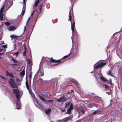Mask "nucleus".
<instances>
[{"mask_svg": "<svg viewBox=\"0 0 122 122\" xmlns=\"http://www.w3.org/2000/svg\"><path fill=\"white\" fill-rule=\"evenodd\" d=\"M73 5L72 6L71 9L70 10L69 13V18L68 20L70 21L71 24V29L72 32H76V31L75 30V22L74 19V15L73 10Z\"/></svg>", "mask_w": 122, "mask_h": 122, "instance_id": "1", "label": "nucleus"}, {"mask_svg": "<svg viewBox=\"0 0 122 122\" xmlns=\"http://www.w3.org/2000/svg\"><path fill=\"white\" fill-rule=\"evenodd\" d=\"M13 4L12 0H6L4 5L0 10V13H2L4 6L5 5L6 9L7 10Z\"/></svg>", "mask_w": 122, "mask_h": 122, "instance_id": "2", "label": "nucleus"}, {"mask_svg": "<svg viewBox=\"0 0 122 122\" xmlns=\"http://www.w3.org/2000/svg\"><path fill=\"white\" fill-rule=\"evenodd\" d=\"M70 105L69 107L67 109V112H66L67 114H70L71 113V110L73 109V105L72 103L70 104V102L68 103L67 102L65 104V108L68 107Z\"/></svg>", "mask_w": 122, "mask_h": 122, "instance_id": "3", "label": "nucleus"}, {"mask_svg": "<svg viewBox=\"0 0 122 122\" xmlns=\"http://www.w3.org/2000/svg\"><path fill=\"white\" fill-rule=\"evenodd\" d=\"M8 82L11 88H18L17 85H16L14 79L13 78H10L9 80L8 81Z\"/></svg>", "mask_w": 122, "mask_h": 122, "instance_id": "4", "label": "nucleus"}, {"mask_svg": "<svg viewBox=\"0 0 122 122\" xmlns=\"http://www.w3.org/2000/svg\"><path fill=\"white\" fill-rule=\"evenodd\" d=\"M12 92L13 94L15 95L17 101H18L20 96V92L19 90L16 88H14L12 90Z\"/></svg>", "mask_w": 122, "mask_h": 122, "instance_id": "5", "label": "nucleus"}, {"mask_svg": "<svg viewBox=\"0 0 122 122\" xmlns=\"http://www.w3.org/2000/svg\"><path fill=\"white\" fill-rule=\"evenodd\" d=\"M61 59H60L58 60H56L54 59L52 57L51 58L50 62L52 63H57V64L56 65H57L59 64H61L64 62V61H61Z\"/></svg>", "mask_w": 122, "mask_h": 122, "instance_id": "6", "label": "nucleus"}, {"mask_svg": "<svg viewBox=\"0 0 122 122\" xmlns=\"http://www.w3.org/2000/svg\"><path fill=\"white\" fill-rule=\"evenodd\" d=\"M67 99L64 97H60L59 98L56 99L57 101L59 102H63L66 101Z\"/></svg>", "mask_w": 122, "mask_h": 122, "instance_id": "7", "label": "nucleus"}, {"mask_svg": "<svg viewBox=\"0 0 122 122\" xmlns=\"http://www.w3.org/2000/svg\"><path fill=\"white\" fill-rule=\"evenodd\" d=\"M6 75L7 76H9L10 77H14L13 74L12 73H10L7 70L6 71Z\"/></svg>", "mask_w": 122, "mask_h": 122, "instance_id": "8", "label": "nucleus"}, {"mask_svg": "<svg viewBox=\"0 0 122 122\" xmlns=\"http://www.w3.org/2000/svg\"><path fill=\"white\" fill-rule=\"evenodd\" d=\"M43 5L42 4H41V5H39L38 6V8L39 10L38 11V13L40 14L42 12V7Z\"/></svg>", "mask_w": 122, "mask_h": 122, "instance_id": "9", "label": "nucleus"}, {"mask_svg": "<svg viewBox=\"0 0 122 122\" xmlns=\"http://www.w3.org/2000/svg\"><path fill=\"white\" fill-rule=\"evenodd\" d=\"M27 76H26V83H25L26 86L29 92H31V91L32 90L30 89L29 88V85H28V82L27 80Z\"/></svg>", "mask_w": 122, "mask_h": 122, "instance_id": "10", "label": "nucleus"}, {"mask_svg": "<svg viewBox=\"0 0 122 122\" xmlns=\"http://www.w3.org/2000/svg\"><path fill=\"white\" fill-rule=\"evenodd\" d=\"M72 117L71 116L68 117H67L63 119V120L65 122H67L69 120L71 119Z\"/></svg>", "mask_w": 122, "mask_h": 122, "instance_id": "11", "label": "nucleus"}, {"mask_svg": "<svg viewBox=\"0 0 122 122\" xmlns=\"http://www.w3.org/2000/svg\"><path fill=\"white\" fill-rule=\"evenodd\" d=\"M78 44H77V45L75 46V48H74L73 51L75 53H77L78 50Z\"/></svg>", "mask_w": 122, "mask_h": 122, "instance_id": "12", "label": "nucleus"}, {"mask_svg": "<svg viewBox=\"0 0 122 122\" xmlns=\"http://www.w3.org/2000/svg\"><path fill=\"white\" fill-rule=\"evenodd\" d=\"M25 74V71L24 69L20 72V75L21 76V77L22 78H23V76Z\"/></svg>", "mask_w": 122, "mask_h": 122, "instance_id": "13", "label": "nucleus"}, {"mask_svg": "<svg viewBox=\"0 0 122 122\" xmlns=\"http://www.w3.org/2000/svg\"><path fill=\"white\" fill-rule=\"evenodd\" d=\"M16 29L15 27L14 26H10L9 27V30L10 31L14 30Z\"/></svg>", "mask_w": 122, "mask_h": 122, "instance_id": "14", "label": "nucleus"}, {"mask_svg": "<svg viewBox=\"0 0 122 122\" xmlns=\"http://www.w3.org/2000/svg\"><path fill=\"white\" fill-rule=\"evenodd\" d=\"M107 64L106 63H103V62H102L100 64H99L100 68L103 67Z\"/></svg>", "mask_w": 122, "mask_h": 122, "instance_id": "15", "label": "nucleus"}, {"mask_svg": "<svg viewBox=\"0 0 122 122\" xmlns=\"http://www.w3.org/2000/svg\"><path fill=\"white\" fill-rule=\"evenodd\" d=\"M38 96H39V98H40V99L43 101L45 103V102L46 101V99L43 97H41L40 95H38Z\"/></svg>", "mask_w": 122, "mask_h": 122, "instance_id": "16", "label": "nucleus"}, {"mask_svg": "<svg viewBox=\"0 0 122 122\" xmlns=\"http://www.w3.org/2000/svg\"><path fill=\"white\" fill-rule=\"evenodd\" d=\"M51 112V109H48L45 111L46 113L48 114L50 113Z\"/></svg>", "mask_w": 122, "mask_h": 122, "instance_id": "17", "label": "nucleus"}, {"mask_svg": "<svg viewBox=\"0 0 122 122\" xmlns=\"http://www.w3.org/2000/svg\"><path fill=\"white\" fill-rule=\"evenodd\" d=\"M100 78L103 81L106 82L107 81L106 79L104 77L101 76L100 77Z\"/></svg>", "mask_w": 122, "mask_h": 122, "instance_id": "18", "label": "nucleus"}, {"mask_svg": "<svg viewBox=\"0 0 122 122\" xmlns=\"http://www.w3.org/2000/svg\"><path fill=\"white\" fill-rule=\"evenodd\" d=\"M71 54V53L70 52V53L64 56L62 58V59H61V61H62V59L67 57L69 56H70Z\"/></svg>", "mask_w": 122, "mask_h": 122, "instance_id": "19", "label": "nucleus"}, {"mask_svg": "<svg viewBox=\"0 0 122 122\" xmlns=\"http://www.w3.org/2000/svg\"><path fill=\"white\" fill-rule=\"evenodd\" d=\"M20 36H15L14 35H11L10 36V37H11V40H12L13 38H16L17 37H20Z\"/></svg>", "mask_w": 122, "mask_h": 122, "instance_id": "20", "label": "nucleus"}, {"mask_svg": "<svg viewBox=\"0 0 122 122\" xmlns=\"http://www.w3.org/2000/svg\"><path fill=\"white\" fill-rule=\"evenodd\" d=\"M29 72L30 73L29 75V78L30 79V81H31V77L32 75V73L31 72V71L30 70L29 71Z\"/></svg>", "mask_w": 122, "mask_h": 122, "instance_id": "21", "label": "nucleus"}, {"mask_svg": "<svg viewBox=\"0 0 122 122\" xmlns=\"http://www.w3.org/2000/svg\"><path fill=\"white\" fill-rule=\"evenodd\" d=\"M106 83L108 84H110L111 85H112V80H110V81H108V80H107L106 81Z\"/></svg>", "mask_w": 122, "mask_h": 122, "instance_id": "22", "label": "nucleus"}, {"mask_svg": "<svg viewBox=\"0 0 122 122\" xmlns=\"http://www.w3.org/2000/svg\"><path fill=\"white\" fill-rule=\"evenodd\" d=\"M74 91L72 90H69L68 92H67V94H71L72 92H73Z\"/></svg>", "mask_w": 122, "mask_h": 122, "instance_id": "23", "label": "nucleus"}, {"mask_svg": "<svg viewBox=\"0 0 122 122\" xmlns=\"http://www.w3.org/2000/svg\"><path fill=\"white\" fill-rule=\"evenodd\" d=\"M46 102H48L49 104H51L52 102H54V101L52 100H46Z\"/></svg>", "mask_w": 122, "mask_h": 122, "instance_id": "24", "label": "nucleus"}, {"mask_svg": "<svg viewBox=\"0 0 122 122\" xmlns=\"http://www.w3.org/2000/svg\"><path fill=\"white\" fill-rule=\"evenodd\" d=\"M107 74L109 75L113 76L112 74V73L111 71L110 70L109 71Z\"/></svg>", "mask_w": 122, "mask_h": 122, "instance_id": "25", "label": "nucleus"}, {"mask_svg": "<svg viewBox=\"0 0 122 122\" xmlns=\"http://www.w3.org/2000/svg\"><path fill=\"white\" fill-rule=\"evenodd\" d=\"M31 94V96L33 98H34L35 97V95L32 92V91H31V92H29Z\"/></svg>", "mask_w": 122, "mask_h": 122, "instance_id": "26", "label": "nucleus"}, {"mask_svg": "<svg viewBox=\"0 0 122 122\" xmlns=\"http://www.w3.org/2000/svg\"><path fill=\"white\" fill-rule=\"evenodd\" d=\"M40 73L39 74L40 76H43L44 75V72L42 71V72L41 71H39L38 73Z\"/></svg>", "mask_w": 122, "mask_h": 122, "instance_id": "27", "label": "nucleus"}, {"mask_svg": "<svg viewBox=\"0 0 122 122\" xmlns=\"http://www.w3.org/2000/svg\"><path fill=\"white\" fill-rule=\"evenodd\" d=\"M26 48L25 47V51L23 52V55L24 56H26Z\"/></svg>", "mask_w": 122, "mask_h": 122, "instance_id": "28", "label": "nucleus"}, {"mask_svg": "<svg viewBox=\"0 0 122 122\" xmlns=\"http://www.w3.org/2000/svg\"><path fill=\"white\" fill-rule=\"evenodd\" d=\"M3 14L0 13V19L1 20H3Z\"/></svg>", "mask_w": 122, "mask_h": 122, "instance_id": "29", "label": "nucleus"}, {"mask_svg": "<svg viewBox=\"0 0 122 122\" xmlns=\"http://www.w3.org/2000/svg\"><path fill=\"white\" fill-rule=\"evenodd\" d=\"M12 60L13 61L14 63H17L18 62V61H16L15 59L13 58H12Z\"/></svg>", "mask_w": 122, "mask_h": 122, "instance_id": "30", "label": "nucleus"}, {"mask_svg": "<svg viewBox=\"0 0 122 122\" xmlns=\"http://www.w3.org/2000/svg\"><path fill=\"white\" fill-rule=\"evenodd\" d=\"M17 105V108L18 109H19L21 107V106L20 105L16 103Z\"/></svg>", "mask_w": 122, "mask_h": 122, "instance_id": "31", "label": "nucleus"}, {"mask_svg": "<svg viewBox=\"0 0 122 122\" xmlns=\"http://www.w3.org/2000/svg\"><path fill=\"white\" fill-rule=\"evenodd\" d=\"M28 63L29 65H30L31 63V60L29 59H27Z\"/></svg>", "mask_w": 122, "mask_h": 122, "instance_id": "32", "label": "nucleus"}, {"mask_svg": "<svg viewBox=\"0 0 122 122\" xmlns=\"http://www.w3.org/2000/svg\"><path fill=\"white\" fill-rule=\"evenodd\" d=\"M99 68H100L99 63H98V64H97V65L95 67V69H97Z\"/></svg>", "mask_w": 122, "mask_h": 122, "instance_id": "33", "label": "nucleus"}, {"mask_svg": "<svg viewBox=\"0 0 122 122\" xmlns=\"http://www.w3.org/2000/svg\"><path fill=\"white\" fill-rule=\"evenodd\" d=\"M5 24L8 26L10 24V23L8 22H5Z\"/></svg>", "mask_w": 122, "mask_h": 122, "instance_id": "34", "label": "nucleus"}, {"mask_svg": "<svg viewBox=\"0 0 122 122\" xmlns=\"http://www.w3.org/2000/svg\"><path fill=\"white\" fill-rule=\"evenodd\" d=\"M103 86H105V88L106 89H107L109 88L108 86L107 85H104Z\"/></svg>", "mask_w": 122, "mask_h": 122, "instance_id": "35", "label": "nucleus"}, {"mask_svg": "<svg viewBox=\"0 0 122 122\" xmlns=\"http://www.w3.org/2000/svg\"><path fill=\"white\" fill-rule=\"evenodd\" d=\"M24 9V8H23V10L22 11V16H23L24 15V14L25 13V9Z\"/></svg>", "mask_w": 122, "mask_h": 122, "instance_id": "36", "label": "nucleus"}, {"mask_svg": "<svg viewBox=\"0 0 122 122\" xmlns=\"http://www.w3.org/2000/svg\"><path fill=\"white\" fill-rule=\"evenodd\" d=\"M0 77H1V78L2 79H3V80H6V79L5 77H3V76H0Z\"/></svg>", "mask_w": 122, "mask_h": 122, "instance_id": "37", "label": "nucleus"}, {"mask_svg": "<svg viewBox=\"0 0 122 122\" xmlns=\"http://www.w3.org/2000/svg\"><path fill=\"white\" fill-rule=\"evenodd\" d=\"M36 11V10H34L32 12V13L31 14V16H32L34 14V12H35Z\"/></svg>", "mask_w": 122, "mask_h": 122, "instance_id": "38", "label": "nucleus"}, {"mask_svg": "<svg viewBox=\"0 0 122 122\" xmlns=\"http://www.w3.org/2000/svg\"><path fill=\"white\" fill-rule=\"evenodd\" d=\"M58 122H65L64 120H58Z\"/></svg>", "mask_w": 122, "mask_h": 122, "instance_id": "39", "label": "nucleus"}, {"mask_svg": "<svg viewBox=\"0 0 122 122\" xmlns=\"http://www.w3.org/2000/svg\"><path fill=\"white\" fill-rule=\"evenodd\" d=\"M72 82L73 83H74L76 85H77L78 84V83L76 81H72Z\"/></svg>", "mask_w": 122, "mask_h": 122, "instance_id": "40", "label": "nucleus"}, {"mask_svg": "<svg viewBox=\"0 0 122 122\" xmlns=\"http://www.w3.org/2000/svg\"><path fill=\"white\" fill-rule=\"evenodd\" d=\"M18 52H16L15 53H14V55H15L16 56H17L18 55Z\"/></svg>", "mask_w": 122, "mask_h": 122, "instance_id": "41", "label": "nucleus"}, {"mask_svg": "<svg viewBox=\"0 0 122 122\" xmlns=\"http://www.w3.org/2000/svg\"><path fill=\"white\" fill-rule=\"evenodd\" d=\"M17 65V64H11V65L13 67L14 66V65Z\"/></svg>", "mask_w": 122, "mask_h": 122, "instance_id": "42", "label": "nucleus"}, {"mask_svg": "<svg viewBox=\"0 0 122 122\" xmlns=\"http://www.w3.org/2000/svg\"><path fill=\"white\" fill-rule=\"evenodd\" d=\"M39 81H40L41 82H42V81H43L42 79L41 78H40L39 79Z\"/></svg>", "mask_w": 122, "mask_h": 122, "instance_id": "43", "label": "nucleus"}, {"mask_svg": "<svg viewBox=\"0 0 122 122\" xmlns=\"http://www.w3.org/2000/svg\"><path fill=\"white\" fill-rule=\"evenodd\" d=\"M81 111L83 113V114H84V113L85 112V111L84 110H81Z\"/></svg>", "mask_w": 122, "mask_h": 122, "instance_id": "44", "label": "nucleus"}, {"mask_svg": "<svg viewBox=\"0 0 122 122\" xmlns=\"http://www.w3.org/2000/svg\"><path fill=\"white\" fill-rule=\"evenodd\" d=\"M2 47L5 48H6V46L5 45H3L2 46Z\"/></svg>", "mask_w": 122, "mask_h": 122, "instance_id": "45", "label": "nucleus"}, {"mask_svg": "<svg viewBox=\"0 0 122 122\" xmlns=\"http://www.w3.org/2000/svg\"><path fill=\"white\" fill-rule=\"evenodd\" d=\"M66 110L65 109H63L62 110H61V111L62 112H65L66 111Z\"/></svg>", "mask_w": 122, "mask_h": 122, "instance_id": "46", "label": "nucleus"}, {"mask_svg": "<svg viewBox=\"0 0 122 122\" xmlns=\"http://www.w3.org/2000/svg\"><path fill=\"white\" fill-rule=\"evenodd\" d=\"M17 82H20V80L18 78L16 80Z\"/></svg>", "mask_w": 122, "mask_h": 122, "instance_id": "47", "label": "nucleus"}, {"mask_svg": "<svg viewBox=\"0 0 122 122\" xmlns=\"http://www.w3.org/2000/svg\"><path fill=\"white\" fill-rule=\"evenodd\" d=\"M23 3L24 5L26 4V2H25V0H23Z\"/></svg>", "mask_w": 122, "mask_h": 122, "instance_id": "48", "label": "nucleus"}, {"mask_svg": "<svg viewBox=\"0 0 122 122\" xmlns=\"http://www.w3.org/2000/svg\"><path fill=\"white\" fill-rule=\"evenodd\" d=\"M97 112H97V111H95L93 113V114H96V113H97Z\"/></svg>", "mask_w": 122, "mask_h": 122, "instance_id": "49", "label": "nucleus"}, {"mask_svg": "<svg viewBox=\"0 0 122 122\" xmlns=\"http://www.w3.org/2000/svg\"><path fill=\"white\" fill-rule=\"evenodd\" d=\"M24 27V32L25 31V30H26V26H25Z\"/></svg>", "mask_w": 122, "mask_h": 122, "instance_id": "50", "label": "nucleus"}, {"mask_svg": "<svg viewBox=\"0 0 122 122\" xmlns=\"http://www.w3.org/2000/svg\"><path fill=\"white\" fill-rule=\"evenodd\" d=\"M4 53H5L4 52H2L1 53H0V55H2L3 54H4Z\"/></svg>", "mask_w": 122, "mask_h": 122, "instance_id": "51", "label": "nucleus"}, {"mask_svg": "<svg viewBox=\"0 0 122 122\" xmlns=\"http://www.w3.org/2000/svg\"><path fill=\"white\" fill-rule=\"evenodd\" d=\"M30 17H29V18H28V20H27V22H28V21H29L30 20Z\"/></svg>", "mask_w": 122, "mask_h": 122, "instance_id": "52", "label": "nucleus"}, {"mask_svg": "<svg viewBox=\"0 0 122 122\" xmlns=\"http://www.w3.org/2000/svg\"><path fill=\"white\" fill-rule=\"evenodd\" d=\"M28 121L29 122H31V120L30 119H29Z\"/></svg>", "mask_w": 122, "mask_h": 122, "instance_id": "53", "label": "nucleus"}, {"mask_svg": "<svg viewBox=\"0 0 122 122\" xmlns=\"http://www.w3.org/2000/svg\"><path fill=\"white\" fill-rule=\"evenodd\" d=\"M2 49H0V52H1L2 51Z\"/></svg>", "mask_w": 122, "mask_h": 122, "instance_id": "54", "label": "nucleus"}, {"mask_svg": "<svg viewBox=\"0 0 122 122\" xmlns=\"http://www.w3.org/2000/svg\"><path fill=\"white\" fill-rule=\"evenodd\" d=\"M2 59L1 57L0 56V59Z\"/></svg>", "mask_w": 122, "mask_h": 122, "instance_id": "55", "label": "nucleus"}, {"mask_svg": "<svg viewBox=\"0 0 122 122\" xmlns=\"http://www.w3.org/2000/svg\"><path fill=\"white\" fill-rule=\"evenodd\" d=\"M36 103L38 105H39V103H38V102H36Z\"/></svg>", "mask_w": 122, "mask_h": 122, "instance_id": "56", "label": "nucleus"}, {"mask_svg": "<svg viewBox=\"0 0 122 122\" xmlns=\"http://www.w3.org/2000/svg\"><path fill=\"white\" fill-rule=\"evenodd\" d=\"M107 93L108 94H109V92H107Z\"/></svg>", "mask_w": 122, "mask_h": 122, "instance_id": "57", "label": "nucleus"}, {"mask_svg": "<svg viewBox=\"0 0 122 122\" xmlns=\"http://www.w3.org/2000/svg\"><path fill=\"white\" fill-rule=\"evenodd\" d=\"M73 45V47H74V46Z\"/></svg>", "mask_w": 122, "mask_h": 122, "instance_id": "58", "label": "nucleus"}, {"mask_svg": "<svg viewBox=\"0 0 122 122\" xmlns=\"http://www.w3.org/2000/svg\"><path fill=\"white\" fill-rule=\"evenodd\" d=\"M38 16V15H37V17Z\"/></svg>", "mask_w": 122, "mask_h": 122, "instance_id": "59", "label": "nucleus"}, {"mask_svg": "<svg viewBox=\"0 0 122 122\" xmlns=\"http://www.w3.org/2000/svg\"><path fill=\"white\" fill-rule=\"evenodd\" d=\"M22 79H21V81H22Z\"/></svg>", "mask_w": 122, "mask_h": 122, "instance_id": "60", "label": "nucleus"}, {"mask_svg": "<svg viewBox=\"0 0 122 122\" xmlns=\"http://www.w3.org/2000/svg\"><path fill=\"white\" fill-rule=\"evenodd\" d=\"M53 122V121H52V122Z\"/></svg>", "mask_w": 122, "mask_h": 122, "instance_id": "61", "label": "nucleus"}, {"mask_svg": "<svg viewBox=\"0 0 122 122\" xmlns=\"http://www.w3.org/2000/svg\"><path fill=\"white\" fill-rule=\"evenodd\" d=\"M121 110L122 111V109H121Z\"/></svg>", "mask_w": 122, "mask_h": 122, "instance_id": "62", "label": "nucleus"}, {"mask_svg": "<svg viewBox=\"0 0 122 122\" xmlns=\"http://www.w3.org/2000/svg\"><path fill=\"white\" fill-rule=\"evenodd\" d=\"M40 106L41 107V106L40 105Z\"/></svg>", "mask_w": 122, "mask_h": 122, "instance_id": "63", "label": "nucleus"}, {"mask_svg": "<svg viewBox=\"0 0 122 122\" xmlns=\"http://www.w3.org/2000/svg\"><path fill=\"white\" fill-rule=\"evenodd\" d=\"M1 45V44H0V45Z\"/></svg>", "mask_w": 122, "mask_h": 122, "instance_id": "64", "label": "nucleus"}]
</instances>
